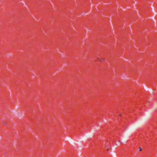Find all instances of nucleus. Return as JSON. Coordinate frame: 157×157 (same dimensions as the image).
<instances>
[{"label":"nucleus","mask_w":157,"mask_h":157,"mask_svg":"<svg viewBox=\"0 0 157 157\" xmlns=\"http://www.w3.org/2000/svg\"><path fill=\"white\" fill-rule=\"evenodd\" d=\"M98 59L101 62H102L104 61V59H100V58H98Z\"/></svg>","instance_id":"nucleus-1"},{"label":"nucleus","mask_w":157,"mask_h":157,"mask_svg":"<svg viewBox=\"0 0 157 157\" xmlns=\"http://www.w3.org/2000/svg\"><path fill=\"white\" fill-rule=\"evenodd\" d=\"M140 151H142V149L141 148H140Z\"/></svg>","instance_id":"nucleus-2"}]
</instances>
